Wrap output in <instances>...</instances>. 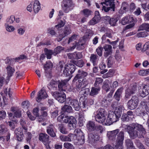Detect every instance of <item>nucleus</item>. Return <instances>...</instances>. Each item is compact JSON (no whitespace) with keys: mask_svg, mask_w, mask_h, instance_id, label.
Instances as JSON below:
<instances>
[{"mask_svg":"<svg viewBox=\"0 0 149 149\" xmlns=\"http://www.w3.org/2000/svg\"><path fill=\"white\" fill-rule=\"evenodd\" d=\"M123 126L128 133L130 138L132 139L136 138H143L146 134L145 129L141 125L134 124L123 125Z\"/></svg>","mask_w":149,"mask_h":149,"instance_id":"1","label":"nucleus"},{"mask_svg":"<svg viewBox=\"0 0 149 149\" xmlns=\"http://www.w3.org/2000/svg\"><path fill=\"white\" fill-rule=\"evenodd\" d=\"M74 134L70 133L69 136L72 140L74 141V144L81 145L84 143V137L82 132L79 129H76L74 131Z\"/></svg>","mask_w":149,"mask_h":149,"instance_id":"2","label":"nucleus"},{"mask_svg":"<svg viewBox=\"0 0 149 149\" xmlns=\"http://www.w3.org/2000/svg\"><path fill=\"white\" fill-rule=\"evenodd\" d=\"M124 138V133L123 131L119 132L117 135L115 149H123V141Z\"/></svg>","mask_w":149,"mask_h":149,"instance_id":"3","label":"nucleus"},{"mask_svg":"<svg viewBox=\"0 0 149 149\" xmlns=\"http://www.w3.org/2000/svg\"><path fill=\"white\" fill-rule=\"evenodd\" d=\"M100 4L103 6L102 10L106 12H108L111 8L113 11L115 10V5L113 0H105L104 2H101Z\"/></svg>","mask_w":149,"mask_h":149,"instance_id":"4","label":"nucleus"},{"mask_svg":"<svg viewBox=\"0 0 149 149\" xmlns=\"http://www.w3.org/2000/svg\"><path fill=\"white\" fill-rule=\"evenodd\" d=\"M119 117L117 116L116 113L113 111H110L109 113L105 124L106 125H110L113 123L116 122L118 121Z\"/></svg>","mask_w":149,"mask_h":149,"instance_id":"5","label":"nucleus"},{"mask_svg":"<svg viewBox=\"0 0 149 149\" xmlns=\"http://www.w3.org/2000/svg\"><path fill=\"white\" fill-rule=\"evenodd\" d=\"M105 115L104 109H100L95 116L96 121L99 123H103L105 121L106 119Z\"/></svg>","mask_w":149,"mask_h":149,"instance_id":"6","label":"nucleus"},{"mask_svg":"<svg viewBox=\"0 0 149 149\" xmlns=\"http://www.w3.org/2000/svg\"><path fill=\"white\" fill-rule=\"evenodd\" d=\"M137 88H138L136 84L133 83L131 84L125 90V98L129 99L132 95L135 93Z\"/></svg>","mask_w":149,"mask_h":149,"instance_id":"7","label":"nucleus"},{"mask_svg":"<svg viewBox=\"0 0 149 149\" xmlns=\"http://www.w3.org/2000/svg\"><path fill=\"white\" fill-rule=\"evenodd\" d=\"M75 66L69 64L66 65V81H69L72 77V74L75 71Z\"/></svg>","mask_w":149,"mask_h":149,"instance_id":"8","label":"nucleus"},{"mask_svg":"<svg viewBox=\"0 0 149 149\" xmlns=\"http://www.w3.org/2000/svg\"><path fill=\"white\" fill-rule=\"evenodd\" d=\"M138 98L136 96H133L131 99L129 100L127 103L128 107L131 110L136 108L139 103Z\"/></svg>","mask_w":149,"mask_h":149,"instance_id":"9","label":"nucleus"},{"mask_svg":"<svg viewBox=\"0 0 149 149\" xmlns=\"http://www.w3.org/2000/svg\"><path fill=\"white\" fill-rule=\"evenodd\" d=\"M70 105L72 106L75 110L79 111L80 108L79 103L76 100L72 99L70 97H68L66 99V104Z\"/></svg>","mask_w":149,"mask_h":149,"instance_id":"10","label":"nucleus"},{"mask_svg":"<svg viewBox=\"0 0 149 149\" xmlns=\"http://www.w3.org/2000/svg\"><path fill=\"white\" fill-rule=\"evenodd\" d=\"M53 96L59 102L62 103L65 101V94L63 92H61L59 93L58 92H54Z\"/></svg>","mask_w":149,"mask_h":149,"instance_id":"11","label":"nucleus"},{"mask_svg":"<svg viewBox=\"0 0 149 149\" xmlns=\"http://www.w3.org/2000/svg\"><path fill=\"white\" fill-rule=\"evenodd\" d=\"M48 95L46 91L43 88L38 93L36 100L38 102H40L42 99H45L47 97Z\"/></svg>","mask_w":149,"mask_h":149,"instance_id":"12","label":"nucleus"},{"mask_svg":"<svg viewBox=\"0 0 149 149\" xmlns=\"http://www.w3.org/2000/svg\"><path fill=\"white\" fill-rule=\"evenodd\" d=\"M134 118L133 112L129 111L127 112L126 114H125L122 115L121 119L124 121H132Z\"/></svg>","mask_w":149,"mask_h":149,"instance_id":"13","label":"nucleus"},{"mask_svg":"<svg viewBox=\"0 0 149 149\" xmlns=\"http://www.w3.org/2000/svg\"><path fill=\"white\" fill-rule=\"evenodd\" d=\"M52 67V64L49 61L47 62L46 64L44 66L43 68L45 70V75L47 77L51 78V74L50 72L49 69Z\"/></svg>","mask_w":149,"mask_h":149,"instance_id":"14","label":"nucleus"},{"mask_svg":"<svg viewBox=\"0 0 149 149\" xmlns=\"http://www.w3.org/2000/svg\"><path fill=\"white\" fill-rule=\"evenodd\" d=\"M120 130L117 129L115 130L107 132V135L109 139L111 140H115L116 139V135L119 132Z\"/></svg>","mask_w":149,"mask_h":149,"instance_id":"15","label":"nucleus"},{"mask_svg":"<svg viewBox=\"0 0 149 149\" xmlns=\"http://www.w3.org/2000/svg\"><path fill=\"white\" fill-rule=\"evenodd\" d=\"M23 129L21 128H18L15 131L17 139L19 141H21L23 139L24 136L23 133Z\"/></svg>","mask_w":149,"mask_h":149,"instance_id":"16","label":"nucleus"},{"mask_svg":"<svg viewBox=\"0 0 149 149\" xmlns=\"http://www.w3.org/2000/svg\"><path fill=\"white\" fill-rule=\"evenodd\" d=\"M65 104L61 109V115L57 118V120L61 123H65Z\"/></svg>","mask_w":149,"mask_h":149,"instance_id":"17","label":"nucleus"},{"mask_svg":"<svg viewBox=\"0 0 149 149\" xmlns=\"http://www.w3.org/2000/svg\"><path fill=\"white\" fill-rule=\"evenodd\" d=\"M103 48L105 50V52L104 53V57H107L112 53V46L110 45H106L104 46Z\"/></svg>","mask_w":149,"mask_h":149,"instance_id":"18","label":"nucleus"},{"mask_svg":"<svg viewBox=\"0 0 149 149\" xmlns=\"http://www.w3.org/2000/svg\"><path fill=\"white\" fill-rule=\"evenodd\" d=\"M149 86L145 85L143 86L142 89L139 91V94L142 97H145L149 93Z\"/></svg>","mask_w":149,"mask_h":149,"instance_id":"19","label":"nucleus"},{"mask_svg":"<svg viewBox=\"0 0 149 149\" xmlns=\"http://www.w3.org/2000/svg\"><path fill=\"white\" fill-rule=\"evenodd\" d=\"M87 73L86 72L79 70L78 71V74H77L75 77L74 79L77 80L78 79H81V80H84V77L87 75Z\"/></svg>","mask_w":149,"mask_h":149,"instance_id":"20","label":"nucleus"},{"mask_svg":"<svg viewBox=\"0 0 149 149\" xmlns=\"http://www.w3.org/2000/svg\"><path fill=\"white\" fill-rule=\"evenodd\" d=\"M39 139L43 143L47 142H49V136L46 134L41 133L39 135Z\"/></svg>","mask_w":149,"mask_h":149,"instance_id":"21","label":"nucleus"},{"mask_svg":"<svg viewBox=\"0 0 149 149\" xmlns=\"http://www.w3.org/2000/svg\"><path fill=\"white\" fill-rule=\"evenodd\" d=\"M123 90V88L122 87H120L118 89L114 95V98L117 101H119L121 97Z\"/></svg>","mask_w":149,"mask_h":149,"instance_id":"22","label":"nucleus"},{"mask_svg":"<svg viewBox=\"0 0 149 149\" xmlns=\"http://www.w3.org/2000/svg\"><path fill=\"white\" fill-rule=\"evenodd\" d=\"M95 122L92 121H89L87 124L86 127L89 131H93L95 130Z\"/></svg>","mask_w":149,"mask_h":149,"instance_id":"23","label":"nucleus"},{"mask_svg":"<svg viewBox=\"0 0 149 149\" xmlns=\"http://www.w3.org/2000/svg\"><path fill=\"white\" fill-rule=\"evenodd\" d=\"M40 9V4L37 0H35L34 2L33 9L35 13H37Z\"/></svg>","mask_w":149,"mask_h":149,"instance_id":"24","label":"nucleus"},{"mask_svg":"<svg viewBox=\"0 0 149 149\" xmlns=\"http://www.w3.org/2000/svg\"><path fill=\"white\" fill-rule=\"evenodd\" d=\"M125 143L127 149H131L134 147L132 141L130 139L125 140Z\"/></svg>","mask_w":149,"mask_h":149,"instance_id":"25","label":"nucleus"},{"mask_svg":"<svg viewBox=\"0 0 149 149\" xmlns=\"http://www.w3.org/2000/svg\"><path fill=\"white\" fill-rule=\"evenodd\" d=\"M58 87L59 90L61 91V92L65 91V80H62L59 82L58 84Z\"/></svg>","mask_w":149,"mask_h":149,"instance_id":"26","label":"nucleus"},{"mask_svg":"<svg viewBox=\"0 0 149 149\" xmlns=\"http://www.w3.org/2000/svg\"><path fill=\"white\" fill-rule=\"evenodd\" d=\"M146 30L147 31H149V24L148 23H143L139 28L138 31Z\"/></svg>","mask_w":149,"mask_h":149,"instance_id":"27","label":"nucleus"},{"mask_svg":"<svg viewBox=\"0 0 149 149\" xmlns=\"http://www.w3.org/2000/svg\"><path fill=\"white\" fill-rule=\"evenodd\" d=\"M45 54L46 55L47 58L48 59H50L52 57V54H54V53L53 51L51 50L48 49H45Z\"/></svg>","mask_w":149,"mask_h":149,"instance_id":"28","label":"nucleus"},{"mask_svg":"<svg viewBox=\"0 0 149 149\" xmlns=\"http://www.w3.org/2000/svg\"><path fill=\"white\" fill-rule=\"evenodd\" d=\"M66 120L67 119V122L68 123H77L76 119L72 116L68 117L66 116Z\"/></svg>","mask_w":149,"mask_h":149,"instance_id":"29","label":"nucleus"},{"mask_svg":"<svg viewBox=\"0 0 149 149\" xmlns=\"http://www.w3.org/2000/svg\"><path fill=\"white\" fill-rule=\"evenodd\" d=\"M124 107L122 105L118 106L116 108L114 112L116 113L117 116L120 117L122 113V111Z\"/></svg>","mask_w":149,"mask_h":149,"instance_id":"30","label":"nucleus"},{"mask_svg":"<svg viewBox=\"0 0 149 149\" xmlns=\"http://www.w3.org/2000/svg\"><path fill=\"white\" fill-rule=\"evenodd\" d=\"M97 55L94 54H92L90 57V61L93 63V65H95L97 64Z\"/></svg>","mask_w":149,"mask_h":149,"instance_id":"31","label":"nucleus"},{"mask_svg":"<svg viewBox=\"0 0 149 149\" xmlns=\"http://www.w3.org/2000/svg\"><path fill=\"white\" fill-rule=\"evenodd\" d=\"M114 73L115 71L114 70L111 69H110L107 73L103 75V78H105L111 77L113 76Z\"/></svg>","mask_w":149,"mask_h":149,"instance_id":"32","label":"nucleus"},{"mask_svg":"<svg viewBox=\"0 0 149 149\" xmlns=\"http://www.w3.org/2000/svg\"><path fill=\"white\" fill-rule=\"evenodd\" d=\"M6 69L8 76L10 77L12 76L15 71L14 69L9 66L6 68Z\"/></svg>","mask_w":149,"mask_h":149,"instance_id":"33","label":"nucleus"},{"mask_svg":"<svg viewBox=\"0 0 149 149\" xmlns=\"http://www.w3.org/2000/svg\"><path fill=\"white\" fill-rule=\"evenodd\" d=\"M79 82V84L77 85V88L79 89H82L86 86V83L85 81H84V80H81V79L78 80Z\"/></svg>","mask_w":149,"mask_h":149,"instance_id":"34","label":"nucleus"},{"mask_svg":"<svg viewBox=\"0 0 149 149\" xmlns=\"http://www.w3.org/2000/svg\"><path fill=\"white\" fill-rule=\"evenodd\" d=\"M100 88L99 87H92L90 93V95L91 96H94L97 95L98 91H100Z\"/></svg>","mask_w":149,"mask_h":149,"instance_id":"35","label":"nucleus"},{"mask_svg":"<svg viewBox=\"0 0 149 149\" xmlns=\"http://www.w3.org/2000/svg\"><path fill=\"white\" fill-rule=\"evenodd\" d=\"M61 7L63 11L61 10H60L59 12L58 16H62L64 15V12L65 11V1L64 0H63V1L61 3Z\"/></svg>","mask_w":149,"mask_h":149,"instance_id":"36","label":"nucleus"},{"mask_svg":"<svg viewBox=\"0 0 149 149\" xmlns=\"http://www.w3.org/2000/svg\"><path fill=\"white\" fill-rule=\"evenodd\" d=\"M83 15L86 17H88L89 15H91V11L88 9H85L81 11Z\"/></svg>","mask_w":149,"mask_h":149,"instance_id":"37","label":"nucleus"},{"mask_svg":"<svg viewBox=\"0 0 149 149\" xmlns=\"http://www.w3.org/2000/svg\"><path fill=\"white\" fill-rule=\"evenodd\" d=\"M76 45L79 50L84 49L86 45L84 42H82L81 41L79 42V43L77 44Z\"/></svg>","mask_w":149,"mask_h":149,"instance_id":"38","label":"nucleus"},{"mask_svg":"<svg viewBox=\"0 0 149 149\" xmlns=\"http://www.w3.org/2000/svg\"><path fill=\"white\" fill-rule=\"evenodd\" d=\"M50 127L47 130V133L49 134L51 136L54 137L56 135L53 130L52 128L53 127L52 125H50L49 126Z\"/></svg>","mask_w":149,"mask_h":149,"instance_id":"39","label":"nucleus"},{"mask_svg":"<svg viewBox=\"0 0 149 149\" xmlns=\"http://www.w3.org/2000/svg\"><path fill=\"white\" fill-rule=\"evenodd\" d=\"M66 12H68L70 10V7L72 5V1L71 0H67L66 1Z\"/></svg>","mask_w":149,"mask_h":149,"instance_id":"40","label":"nucleus"},{"mask_svg":"<svg viewBox=\"0 0 149 149\" xmlns=\"http://www.w3.org/2000/svg\"><path fill=\"white\" fill-rule=\"evenodd\" d=\"M0 135L4 134L8 131V129L3 125H0Z\"/></svg>","mask_w":149,"mask_h":149,"instance_id":"41","label":"nucleus"},{"mask_svg":"<svg viewBox=\"0 0 149 149\" xmlns=\"http://www.w3.org/2000/svg\"><path fill=\"white\" fill-rule=\"evenodd\" d=\"M64 49V48L62 47L59 46H58L55 48L53 52L54 55H56V54L59 53L62 50Z\"/></svg>","mask_w":149,"mask_h":149,"instance_id":"42","label":"nucleus"},{"mask_svg":"<svg viewBox=\"0 0 149 149\" xmlns=\"http://www.w3.org/2000/svg\"><path fill=\"white\" fill-rule=\"evenodd\" d=\"M72 56L73 59H75L81 58L82 57L81 53H77L76 52L72 53Z\"/></svg>","mask_w":149,"mask_h":149,"instance_id":"43","label":"nucleus"},{"mask_svg":"<svg viewBox=\"0 0 149 149\" xmlns=\"http://www.w3.org/2000/svg\"><path fill=\"white\" fill-rule=\"evenodd\" d=\"M108 67H110L113 63V60L111 56H109L107 60Z\"/></svg>","mask_w":149,"mask_h":149,"instance_id":"44","label":"nucleus"},{"mask_svg":"<svg viewBox=\"0 0 149 149\" xmlns=\"http://www.w3.org/2000/svg\"><path fill=\"white\" fill-rule=\"evenodd\" d=\"M118 20L116 18H111L109 20V23L111 26H114L115 25Z\"/></svg>","mask_w":149,"mask_h":149,"instance_id":"45","label":"nucleus"},{"mask_svg":"<svg viewBox=\"0 0 149 149\" xmlns=\"http://www.w3.org/2000/svg\"><path fill=\"white\" fill-rule=\"evenodd\" d=\"M103 81V79L100 78H96L94 85L95 86L97 87L101 84Z\"/></svg>","mask_w":149,"mask_h":149,"instance_id":"46","label":"nucleus"},{"mask_svg":"<svg viewBox=\"0 0 149 149\" xmlns=\"http://www.w3.org/2000/svg\"><path fill=\"white\" fill-rule=\"evenodd\" d=\"M49 86L54 89H56L57 86L56 82L54 80H52L50 82Z\"/></svg>","mask_w":149,"mask_h":149,"instance_id":"47","label":"nucleus"},{"mask_svg":"<svg viewBox=\"0 0 149 149\" xmlns=\"http://www.w3.org/2000/svg\"><path fill=\"white\" fill-rule=\"evenodd\" d=\"M103 48L101 46H99L96 49L97 54L100 56L102 55Z\"/></svg>","mask_w":149,"mask_h":149,"instance_id":"48","label":"nucleus"},{"mask_svg":"<svg viewBox=\"0 0 149 149\" xmlns=\"http://www.w3.org/2000/svg\"><path fill=\"white\" fill-rule=\"evenodd\" d=\"M79 121L80 123V126H82L83 125V122L84 121V118L83 114L82 113L79 114Z\"/></svg>","mask_w":149,"mask_h":149,"instance_id":"49","label":"nucleus"},{"mask_svg":"<svg viewBox=\"0 0 149 149\" xmlns=\"http://www.w3.org/2000/svg\"><path fill=\"white\" fill-rule=\"evenodd\" d=\"M22 104L23 108L27 109L29 106V102L28 101H24L22 102Z\"/></svg>","mask_w":149,"mask_h":149,"instance_id":"50","label":"nucleus"},{"mask_svg":"<svg viewBox=\"0 0 149 149\" xmlns=\"http://www.w3.org/2000/svg\"><path fill=\"white\" fill-rule=\"evenodd\" d=\"M95 130L99 131L101 134L102 133L104 130V129L103 127L101 125H97L95 126Z\"/></svg>","mask_w":149,"mask_h":149,"instance_id":"51","label":"nucleus"},{"mask_svg":"<svg viewBox=\"0 0 149 149\" xmlns=\"http://www.w3.org/2000/svg\"><path fill=\"white\" fill-rule=\"evenodd\" d=\"M14 116L17 118H19L21 116V111L19 109H17L14 112Z\"/></svg>","mask_w":149,"mask_h":149,"instance_id":"52","label":"nucleus"},{"mask_svg":"<svg viewBox=\"0 0 149 149\" xmlns=\"http://www.w3.org/2000/svg\"><path fill=\"white\" fill-rule=\"evenodd\" d=\"M100 20L94 17L89 22V24L91 25H94L97 23Z\"/></svg>","mask_w":149,"mask_h":149,"instance_id":"53","label":"nucleus"},{"mask_svg":"<svg viewBox=\"0 0 149 149\" xmlns=\"http://www.w3.org/2000/svg\"><path fill=\"white\" fill-rule=\"evenodd\" d=\"M70 105H68L67 104H66V112L69 113L72 112V109Z\"/></svg>","mask_w":149,"mask_h":149,"instance_id":"54","label":"nucleus"},{"mask_svg":"<svg viewBox=\"0 0 149 149\" xmlns=\"http://www.w3.org/2000/svg\"><path fill=\"white\" fill-rule=\"evenodd\" d=\"M149 73V72L147 70H140L139 72V74L141 76L146 75Z\"/></svg>","mask_w":149,"mask_h":149,"instance_id":"55","label":"nucleus"},{"mask_svg":"<svg viewBox=\"0 0 149 149\" xmlns=\"http://www.w3.org/2000/svg\"><path fill=\"white\" fill-rule=\"evenodd\" d=\"M75 64L79 67H82L84 65V62L82 60L75 61Z\"/></svg>","mask_w":149,"mask_h":149,"instance_id":"56","label":"nucleus"},{"mask_svg":"<svg viewBox=\"0 0 149 149\" xmlns=\"http://www.w3.org/2000/svg\"><path fill=\"white\" fill-rule=\"evenodd\" d=\"M103 88L107 92L109 91L110 89V86L109 84L106 82H104V85L103 86Z\"/></svg>","mask_w":149,"mask_h":149,"instance_id":"57","label":"nucleus"},{"mask_svg":"<svg viewBox=\"0 0 149 149\" xmlns=\"http://www.w3.org/2000/svg\"><path fill=\"white\" fill-rule=\"evenodd\" d=\"M148 103L145 100H142L140 103L141 105L142 106V107L146 109L147 108Z\"/></svg>","mask_w":149,"mask_h":149,"instance_id":"58","label":"nucleus"},{"mask_svg":"<svg viewBox=\"0 0 149 149\" xmlns=\"http://www.w3.org/2000/svg\"><path fill=\"white\" fill-rule=\"evenodd\" d=\"M6 116V112L3 111H0V120L4 119Z\"/></svg>","mask_w":149,"mask_h":149,"instance_id":"59","label":"nucleus"},{"mask_svg":"<svg viewBox=\"0 0 149 149\" xmlns=\"http://www.w3.org/2000/svg\"><path fill=\"white\" fill-rule=\"evenodd\" d=\"M139 37H145L148 34L146 32H142L138 33L137 34Z\"/></svg>","mask_w":149,"mask_h":149,"instance_id":"60","label":"nucleus"},{"mask_svg":"<svg viewBox=\"0 0 149 149\" xmlns=\"http://www.w3.org/2000/svg\"><path fill=\"white\" fill-rule=\"evenodd\" d=\"M77 35L75 34H74L72 36L70 37L69 38V40H68V43L69 44L70 42H72L73 41H74L76 39Z\"/></svg>","mask_w":149,"mask_h":149,"instance_id":"61","label":"nucleus"},{"mask_svg":"<svg viewBox=\"0 0 149 149\" xmlns=\"http://www.w3.org/2000/svg\"><path fill=\"white\" fill-rule=\"evenodd\" d=\"M6 30L9 32L13 31L15 29L12 26H9L8 24L6 25Z\"/></svg>","mask_w":149,"mask_h":149,"instance_id":"62","label":"nucleus"},{"mask_svg":"<svg viewBox=\"0 0 149 149\" xmlns=\"http://www.w3.org/2000/svg\"><path fill=\"white\" fill-rule=\"evenodd\" d=\"M88 139L91 142L97 140V139H95L94 135L92 134H90L88 135Z\"/></svg>","mask_w":149,"mask_h":149,"instance_id":"63","label":"nucleus"},{"mask_svg":"<svg viewBox=\"0 0 149 149\" xmlns=\"http://www.w3.org/2000/svg\"><path fill=\"white\" fill-rule=\"evenodd\" d=\"M15 16L13 15L11 16L10 18L7 20V22L9 24H11L15 20Z\"/></svg>","mask_w":149,"mask_h":149,"instance_id":"64","label":"nucleus"}]
</instances>
